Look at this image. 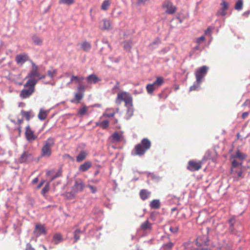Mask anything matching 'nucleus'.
<instances>
[{"instance_id": "1", "label": "nucleus", "mask_w": 250, "mask_h": 250, "mask_svg": "<svg viewBox=\"0 0 250 250\" xmlns=\"http://www.w3.org/2000/svg\"><path fill=\"white\" fill-rule=\"evenodd\" d=\"M151 142L147 138H144L140 143L136 145L132 152L133 155L142 156L151 146Z\"/></svg>"}, {"instance_id": "2", "label": "nucleus", "mask_w": 250, "mask_h": 250, "mask_svg": "<svg viewBox=\"0 0 250 250\" xmlns=\"http://www.w3.org/2000/svg\"><path fill=\"white\" fill-rule=\"evenodd\" d=\"M36 82L33 80H28L24 84V87L20 92V96L21 99L29 98L34 92Z\"/></svg>"}, {"instance_id": "3", "label": "nucleus", "mask_w": 250, "mask_h": 250, "mask_svg": "<svg viewBox=\"0 0 250 250\" xmlns=\"http://www.w3.org/2000/svg\"><path fill=\"white\" fill-rule=\"evenodd\" d=\"M54 145L55 139L52 137H49L45 141L41 149V157L49 158L52 154V148Z\"/></svg>"}, {"instance_id": "4", "label": "nucleus", "mask_w": 250, "mask_h": 250, "mask_svg": "<svg viewBox=\"0 0 250 250\" xmlns=\"http://www.w3.org/2000/svg\"><path fill=\"white\" fill-rule=\"evenodd\" d=\"M122 101L125 103V105L127 106V104H131L133 102L132 98L130 94L126 92H122L119 93L117 94V97L115 100V103L117 104H121Z\"/></svg>"}, {"instance_id": "5", "label": "nucleus", "mask_w": 250, "mask_h": 250, "mask_svg": "<svg viewBox=\"0 0 250 250\" xmlns=\"http://www.w3.org/2000/svg\"><path fill=\"white\" fill-rule=\"evenodd\" d=\"M164 82V78L162 77H158L156 80L152 83L147 84L146 89L149 94H152L154 90L161 86Z\"/></svg>"}, {"instance_id": "6", "label": "nucleus", "mask_w": 250, "mask_h": 250, "mask_svg": "<svg viewBox=\"0 0 250 250\" xmlns=\"http://www.w3.org/2000/svg\"><path fill=\"white\" fill-rule=\"evenodd\" d=\"M206 159H208V158H206L205 156L201 161L198 162L194 160H190L188 162L187 169L192 172L199 170L201 168L203 162Z\"/></svg>"}, {"instance_id": "7", "label": "nucleus", "mask_w": 250, "mask_h": 250, "mask_svg": "<svg viewBox=\"0 0 250 250\" xmlns=\"http://www.w3.org/2000/svg\"><path fill=\"white\" fill-rule=\"evenodd\" d=\"M84 187V184L81 179L78 178L76 179L74 185L72 187L71 193L73 196H74L76 193L82 192Z\"/></svg>"}, {"instance_id": "8", "label": "nucleus", "mask_w": 250, "mask_h": 250, "mask_svg": "<svg viewBox=\"0 0 250 250\" xmlns=\"http://www.w3.org/2000/svg\"><path fill=\"white\" fill-rule=\"evenodd\" d=\"M208 69V67L206 65H203L196 70L195 75L198 83H201L202 79L206 75Z\"/></svg>"}, {"instance_id": "9", "label": "nucleus", "mask_w": 250, "mask_h": 250, "mask_svg": "<svg viewBox=\"0 0 250 250\" xmlns=\"http://www.w3.org/2000/svg\"><path fill=\"white\" fill-rule=\"evenodd\" d=\"M32 69L26 77V79L28 80H33L36 82V84L38 82V80L35 79V77H40V73L38 71V67L34 62H32Z\"/></svg>"}, {"instance_id": "10", "label": "nucleus", "mask_w": 250, "mask_h": 250, "mask_svg": "<svg viewBox=\"0 0 250 250\" xmlns=\"http://www.w3.org/2000/svg\"><path fill=\"white\" fill-rule=\"evenodd\" d=\"M25 136L27 141L29 143L33 142L38 138L29 125L25 127Z\"/></svg>"}, {"instance_id": "11", "label": "nucleus", "mask_w": 250, "mask_h": 250, "mask_svg": "<svg viewBox=\"0 0 250 250\" xmlns=\"http://www.w3.org/2000/svg\"><path fill=\"white\" fill-rule=\"evenodd\" d=\"M33 160L32 154L28 152L24 151L19 159V162L20 163H28Z\"/></svg>"}, {"instance_id": "12", "label": "nucleus", "mask_w": 250, "mask_h": 250, "mask_svg": "<svg viewBox=\"0 0 250 250\" xmlns=\"http://www.w3.org/2000/svg\"><path fill=\"white\" fill-rule=\"evenodd\" d=\"M46 233L44 225L41 224L36 225L34 233L37 237H39L42 234L46 235Z\"/></svg>"}, {"instance_id": "13", "label": "nucleus", "mask_w": 250, "mask_h": 250, "mask_svg": "<svg viewBox=\"0 0 250 250\" xmlns=\"http://www.w3.org/2000/svg\"><path fill=\"white\" fill-rule=\"evenodd\" d=\"M29 60V56L27 54H20L16 56L15 61L19 65H22L26 62Z\"/></svg>"}, {"instance_id": "14", "label": "nucleus", "mask_w": 250, "mask_h": 250, "mask_svg": "<svg viewBox=\"0 0 250 250\" xmlns=\"http://www.w3.org/2000/svg\"><path fill=\"white\" fill-rule=\"evenodd\" d=\"M164 8H167L166 12L169 14H173L175 13L176 11V8L173 6L171 2L167 1L165 2L163 5Z\"/></svg>"}, {"instance_id": "15", "label": "nucleus", "mask_w": 250, "mask_h": 250, "mask_svg": "<svg viewBox=\"0 0 250 250\" xmlns=\"http://www.w3.org/2000/svg\"><path fill=\"white\" fill-rule=\"evenodd\" d=\"M100 26L102 30H109L112 29L111 23L109 20L103 19L100 22Z\"/></svg>"}, {"instance_id": "16", "label": "nucleus", "mask_w": 250, "mask_h": 250, "mask_svg": "<svg viewBox=\"0 0 250 250\" xmlns=\"http://www.w3.org/2000/svg\"><path fill=\"white\" fill-rule=\"evenodd\" d=\"M222 6L221 9L217 12V15L224 16L226 15V10L229 8L228 3L225 0H223L220 4Z\"/></svg>"}, {"instance_id": "17", "label": "nucleus", "mask_w": 250, "mask_h": 250, "mask_svg": "<svg viewBox=\"0 0 250 250\" xmlns=\"http://www.w3.org/2000/svg\"><path fill=\"white\" fill-rule=\"evenodd\" d=\"M92 167V163L89 161H85L83 164L81 165L79 167V171L84 172L87 171Z\"/></svg>"}, {"instance_id": "18", "label": "nucleus", "mask_w": 250, "mask_h": 250, "mask_svg": "<svg viewBox=\"0 0 250 250\" xmlns=\"http://www.w3.org/2000/svg\"><path fill=\"white\" fill-rule=\"evenodd\" d=\"M87 82L88 83H97L101 81V79L95 74H91L86 78Z\"/></svg>"}, {"instance_id": "19", "label": "nucleus", "mask_w": 250, "mask_h": 250, "mask_svg": "<svg viewBox=\"0 0 250 250\" xmlns=\"http://www.w3.org/2000/svg\"><path fill=\"white\" fill-rule=\"evenodd\" d=\"M33 43L36 45H42L43 42L42 39L37 35L34 34L31 37Z\"/></svg>"}, {"instance_id": "20", "label": "nucleus", "mask_w": 250, "mask_h": 250, "mask_svg": "<svg viewBox=\"0 0 250 250\" xmlns=\"http://www.w3.org/2000/svg\"><path fill=\"white\" fill-rule=\"evenodd\" d=\"M87 155V152L85 150H81L76 157L77 162L80 163L84 160Z\"/></svg>"}, {"instance_id": "21", "label": "nucleus", "mask_w": 250, "mask_h": 250, "mask_svg": "<svg viewBox=\"0 0 250 250\" xmlns=\"http://www.w3.org/2000/svg\"><path fill=\"white\" fill-rule=\"evenodd\" d=\"M152 225L148 220H146L141 224L140 229L143 231L150 230L152 229Z\"/></svg>"}, {"instance_id": "22", "label": "nucleus", "mask_w": 250, "mask_h": 250, "mask_svg": "<svg viewBox=\"0 0 250 250\" xmlns=\"http://www.w3.org/2000/svg\"><path fill=\"white\" fill-rule=\"evenodd\" d=\"M150 194L151 193L150 191H148L146 189H143L140 190L139 195L141 199L142 200L144 201L149 198V197L150 195Z\"/></svg>"}, {"instance_id": "23", "label": "nucleus", "mask_w": 250, "mask_h": 250, "mask_svg": "<svg viewBox=\"0 0 250 250\" xmlns=\"http://www.w3.org/2000/svg\"><path fill=\"white\" fill-rule=\"evenodd\" d=\"M21 114L22 117H24L28 121L34 116V114L32 111H25L22 110L21 112Z\"/></svg>"}, {"instance_id": "24", "label": "nucleus", "mask_w": 250, "mask_h": 250, "mask_svg": "<svg viewBox=\"0 0 250 250\" xmlns=\"http://www.w3.org/2000/svg\"><path fill=\"white\" fill-rule=\"evenodd\" d=\"M48 112V110H45L41 108L38 115V118L41 121L44 120L46 118Z\"/></svg>"}, {"instance_id": "25", "label": "nucleus", "mask_w": 250, "mask_h": 250, "mask_svg": "<svg viewBox=\"0 0 250 250\" xmlns=\"http://www.w3.org/2000/svg\"><path fill=\"white\" fill-rule=\"evenodd\" d=\"M160 205L161 203L159 199L153 200L149 204L150 208L153 209H159Z\"/></svg>"}, {"instance_id": "26", "label": "nucleus", "mask_w": 250, "mask_h": 250, "mask_svg": "<svg viewBox=\"0 0 250 250\" xmlns=\"http://www.w3.org/2000/svg\"><path fill=\"white\" fill-rule=\"evenodd\" d=\"M126 106L127 108L126 115L127 116V119H129L133 115L134 109L133 107V102H132V104H127V106Z\"/></svg>"}, {"instance_id": "27", "label": "nucleus", "mask_w": 250, "mask_h": 250, "mask_svg": "<svg viewBox=\"0 0 250 250\" xmlns=\"http://www.w3.org/2000/svg\"><path fill=\"white\" fill-rule=\"evenodd\" d=\"M122 138V134L118 132H115L112 135V138L113 142H120Z\"/></svg>"}, {"instance_id": "28", "label": "nucleus", "mask_w": 250, "mask_h": 250, "mask_svg": "<svg viewBox=\"0 0 250 250\" xmlns=\"http://www.w3.org/2000/svg\"><path fill=\"white\" fill-rule=\"evenodd\" d=\"M84 231L81 230L80 229H76L74 232V238L75 239L74 243L76 242L77 241H78L80 238V235L82 233H83Z\"/></svg>"}, {"instance_id": "29", "label": "nucleus", "mask_w": 250, "mask_h": 250, "mask_svg": "<svg viewBox=\"0 0 250 250\" xmlns=\"http://www.w3.org/2000/svg\"><path fill=\"white\" fill-rule=\"evenodd\" d=\"M81 48L83 51L88 52L90 50L91 45L89 42L84 41L81 43Z\"/></svg>"}, {"instance_id": "30", "label": "nucleus", "mask_w": 250, "mask_h": 250, "mask_svg": "<svg viewBox=\"0 0 250 250\" xmlns=\"http://www.w3.org/2000/svg\"><path fill=\"white\" fill-rule=\"evenodd\" d=\"M233 170V167H231V173L233 174H236L238 177H241L242 175V168L235 167Z\"/></svg>"}, {"instance_id": "31", "label": "nucleus", "mask_w": 250, "mask_h": 250, "mask_svg": "<svg viewBox=\"0 0 250 250\" xmlns=\"http://www.w3.org/2000/svg\"><path fill=\"white\" fill-rule=\"evenodd\" d=\"M53 239L54 241V243L55 244H58L62 241V236L60 233H56L53 235Z\"/></svg>"}, {"instance_id": "32", "label": "nucleus", "mask_w": 250, "mask_h": 250, "mask_svg": "<svg viewBox=\"0 0 250 250\" xmlns=\"http://www.w3.org/2000/svg\"><path fill=\"white\" fill-rule=\"evenodd\" d=\"M231 167H233V170L235 167H238V168H241L242 167V163L237 161L236 160H233L231 163Z\"/></svg>"}, {"instance_id": "33", "label": "nucleus", "mask_w": 250, "mask_h": 250, "mask_svg": "<svg viewBox=\"0 0 250 250\" xmlns=\"http://www.w3.org/2000/svg\"><path fill=\"white\" fill-rule=\"evenodd\" d=\"M243 5V0H238L235 5V9L238 11H240L242 9Z\"/></svg>"}, {"instance_id": "34", "label": "nucleus", "mask_w": 250, "mask_h": 250, "mask_svg": "<svg viewBox=\"0 0 250 250\" xmlns=\"http://www.w3.org/2000/svg\"><path fill=\"white\" fill-rule=\"evenodd\" d=\"M62 175V171L61 169H59L58 171L54 175L51 176L50 182L53 181L58 177H61Z\"/></svg>"}, {"instance_id": "35", "label": "nucleus", "mask_w": 250, "mask_h": 250, "mask_svg": "<svg viewBox=\"0 0 250 250\" xmlns=\"http://www.w3.org/2000/svg\"><path fill=\"white\" fill-rule=\"evenodd\" d=\"M174 246V244L171 242L163 244V249L164 250H170Z\"/></svg>"}, {"instance_id": "36", "label": "nucleus", "mask_w": 250, "mask_h": 250, "mask_svg": "<svg viewBox=\"0 0 250 250\" xmlns=\"http://www.w3.org/2000/svg\"><path fill=\"white\" fill-rule=\"evenodd\" d=\"M110 5V1L109 0H105L103 1L102 6L101 8L103 10H106L109 6Z\"/></svg>"}, {"instance_id": "37", "label": "nucleus", "mask_w": 250, "mask_h": 250, "mask_svg": "<svg viewBox=\"0 0 250 250\" xmlns=\"http://www.w3.org/2000/svg\"><path fill=\"white\" fill-rule=\"evenodd\" d=\"M49 188H50L49 183H48L45 185V186L42 189V190L41 191V194L43 196H44L45 195L46 193L49 191Z\"/></svg>"}, {"instance_id": "38", "label": "nucleus", "mask_w": 250, "mask_h": 250, "mask_svg": "<svg viewBox=\"0 0 250 250\" xmlns=\"http://www.w3.org/2000/svg\"><path fill=\"white\" fill-rule=\"evenodd\" d=\"M57 71L56 69L51 68L47 71V75L51 79H53L54 76L56 75Z\"/></svg>"}, {"instance_id": "39", "label": "nucleus", "mask_w": 250, "mask_h": 250, "mask_svg": "<svg viewBox=\"0 0 250 250\" xmlns=\"http://www.w3.org/2000/svg\"><path fill=\"white\" fill-rule=\"evenodd\" d=\"M87 110V107L86 106L80 108L78 110V114L81 116H82L86 114Z\"/></svg>"}, {"instance_id": "40", "label": "nucleus", "mask_w": 250, "mask_h": 250, "mask_svg": "<svg viewBox=\"0 0 250 250\" xmlns=\"http://www.w3.org/2000/svg\"><path fill=\"white\" fill-rule=\"evenodd\" d=\"M201 83H198L197 82V80L196 81V82L194 83L193 85L191 86L189 88V91H193V90H196L198 89V88L200 87V84Z\"/></svg>"}, {"instance_id": "41", "label": "nucleus", "mask_w": 250, "mask_h": 250, "mask_svg": "<svg viewBox=\"0 0 250 250\" xmlns=\"http://www.w3.org/2000/svg\"><path fill=\"white\" fill-rule=\"evenodd\" d=\"M109 126V121L108 120H104L100 122V127L103 129H106Z\"/></svg>"}, {"instance_id": "42", "label": "nucleus", "mask_w": 250, "mask_h": 250, "mask_svg": "<svg viewBox=\"0 0 250 250\" xmlns=\"http://www.w3.org/2000/svg\"><path fill=\"white\" fill-rule=\"evenodd\" d=\"M74 2V0H60V4H64L66 5H71Z\"/></svg>"}, {"instance_id": "43", "label": "nucleus", "mask_w": 250, "mask_h": 250, "mask_svg": "<svg viewBox=\"0 0 250 250\" xmlns=\"http://www.w3.org/2000/svg\"><path fill=\"white\" fill-rule=\"evenodd\" d=\"M236 157L243 160L245 158V156L244 154H242L240 151L238 150L236 152Z\"/></svg>"}, {"instance_id": "44", "label": "nucleus", "mask_w": 250, "mask_h": 250, "mask_svg": "<svg viewBox=\"0 0 250 250\" xmlns=\"http://www.w3.org/2000/svg\"><path fill=\"white\" fill-rule=\"evenodd\" d=\"M179 227L178 226H176L175 227H170L169 228V230L173 233H177L179 230Z\"/></svg>"}, {"instance_id": "45", "label": "nucleus", "mask_w": 250, "mask_h": 250, "mask_svg": "<svg viewBox=\"0 0 250 250\" xmlns=\"http://www.w3.org/2000/svg\"><path fill=\"white\" fill-rule=\"evenodd\" d=\"M75 82L77 83V82L80 81V79L79 77L76 76H72L70 79V81L69 82L68 84L72 83L73 82Z\"/></svg>"}, {"instance_id": "46", "label": "nucleus", "mask_w": 250, "mask_h": 250, "mask_svg": "<svg viewBox=\"0 0 250 250\" xmlns=\"http://www.w3.org/2000/svg\"><path fill=\"white\" fill-rule=\"evenodd\" d=\"M86 187L90 188L91 193H95L97 192V188L95 186L90 185H88L86 186Z\"/></svg>"}, {"instance_id": "47", "label": "nucleus", "mask_w": 250, "mask_h": 250, "mask_svg": "<svg viewBox=\"0 0 250 250\" xmlns=\"http://www.w3.org/2000/svg\"><path fill=\"white\" fill-rule=\"evenodd\" d=\"M83 96V94L81 93H77L75 94V97L77 100L80 101L82 99Z\"/></svg>"}, {"instance_id": "48", "label": "nucleus", "mask_w": 250, "mask_h": 250, "mask_svg": "<svg viewBox=\"0 0 250 250\" xmlns=\"http://www.w3.org/2000/svg\"><path fill=\"white\" fill-rule=\"evenodd\" d=\"M102 42L103 43L107 44V47L109 49V50L111 51L112 48H111L110 45L109 44V43L108 42V41L107 40V39H103Z\"/></svg>"}, {"instance_id": "49", "label": "nucleus", "mask_w": 250, "mask_h": 250, "mask_svg": "<svg viewBox=\"0 0 250 250\" xmlns=\"http://www.w3.org/2000/svg\"><path fill=\"white\" fill-rule=\"evenodd\" d=\"M120 83L118 81H116V84L115 85L112 89V91L113 93L115 92V90H119L120 89L119 87Z\"/></svg>"}, {"instance_id": "50", "label": "nucleus", "mask_w": 250, "mask_h": 250, "mask_svg": "<svg viewBox=\"0 0 250 250\" xmlns=\"http://www.w3.org/2000/svg\"><path fill=\"white\" fill-rule=\"evenodd\" d=\"M131 48V44L129 42H125L124 44V48L125 50H129Z\"/></svg>"}, {"instance_id": "51", "label": "nucleus", "mask_w": 250, "mask_h": 250, "mask_svg": "<svg viewBox=\"0 0 250 250\" xmlns=\"http://www.w3.org/2000/svg\"><path fill=\"white\" fill-rule=\"evenodd\" d=\"M143 92V88H140L139 89H135L133 91V93L135 95L142 93Z\"/></svg>"}, {"instance_id": "52", "label": "nucleus", "mask_w": 250, "mask_h": 250, "mask_svg": "<svg viewBox=\"0 0 250 250\" xmlns=\"http://www.w3.org/2000/svg\"><path fill=\"white\" fill-rule=\"evenodd\" d=\"M85 87L84 85H83L80 84L78 86V90L79 91L83 92L85 90Z\"/></svg>"}, {"instance_id": "53", "label": "nucleus", "mask_w": 250, "mask_h": 250, "mask_svg": "<svg viewBox=\"0 0 250 250\" xmlns=\"http://www.w3.org/2000/svg\"><path fill=\"white\" fill-rule=\"evenodd\" d=\"M160 42V39H156L153 42H152L150 45H157Z\"/></svg>"}, {"instance_id": "54", "label": "nucleus", "mask_w": 250, "mask_h": 250, "mask_svg": "<svg viewBox=\"0 0 250 250\" xmlns=\"http://www.w3.org/2000/svg\"><path fill=\"white\" fill-rule=\"evenodd\" d=\"M114 115H115V112L106 113V114H104V115L105 116H106V117H108V118L112 117L114 116Z\"/></svg>"}, {"instance_id": "55", "label": "nucleus", "mask_w": 250, "mask_h": 250, "mask_svg": "<svg viewBox=\"0 0 250 250\" xmlns=\"http://www.w3.org/2000/svg\"><path fill=\"white\" fill-rule=\"evenodd\" d=\"M26 250H35L30 244H27L26 247Z\"/></svg>"}, {"instance_id": "56", "label": "nucleus", "mask_w": 250, "mask_h": 250, "mask_svg": "<svg viewBox=\"0 0 250 250\" xmlns=\"http://www.w3.org/2000/svg\"><path fill=\"white\" fill-rule=\"evenodd\" d=\"M243 106H250V100H247L243 104Z\"/></svg>"}, {"instance_id": "57", "label": "nucleus", "mask_w": 250, "mask_h": 250, "mask_svg": "<svg viewBox=\"0 0 250 250\" xmlns=\"http://www.w3.org/2000/svg\"><path fill=\"white\" fill-rule=\"evenodd\" d=\"M249 112H245L242 114V118L244 119L249 115Z\"/></svg>"}, {"instance_id": "58", "label": "nucleus", "mask_w": 250, "mask_h": 250, "mask_svg": "<svg viewBox=\"0 0 250 250\" xmlns=\"http://www.w3.org/2000/svg\"><path fill=\"white\" fill-rule=\"evenodd\" d=\"M211 28L210 27H208V29L205 31V34L206 35H210Z\"/></svg>"}, {"instance_id": "59", "label": "nucleus", "mask_w": 250, "mask_h": 250, "mask_svg": "<svg viewBox=\"0 0 250 250\" xmlns=\"http://www.w3.org/2000/svg\"><path fill=\"white\" fill-rule=\"evenodd\" d=\"M204 40H205V37H204V36H202L198 38L197 42L199 43L200 41H203Z\"/></svg>"}, {"instance_id": "60", "label": "nucleus", "mask_w": 250, "mask_h": 250, "mask_svg": "<svg viewBox=\"0 0 250 250\" xmlns=\"http://www.w3.org/2000/svg\"><path fill=\"white\" fill-rule=\"evenodd\" d=\"M43 183H44V181H42V182H41V183H40L38 185V186H37V188H38V189L40 188L42 186V185H43Z\"/></svg>"}, {"instance_id": "61", "label": "nucleus", "mask_w": 250, "mask_h": 250, "mask_svg": "<svg viewBox=\"0 0 250 250\" xmlns=\"http://www.w3.org/2000/svg\"><path fill=\"white\" fill-rule=\"evenodd\" d=\"M38 181H39V179H38V178L37 177V178H34V179L32 180V183H33V184H35L37 183L38 182Z\"/></svg>"}, {"instance_id": "62", "label": "nucleus", "mask_w": 250, "mask_h": 250, "mask_svg": "<svg viewBox=\"0 0 250 250\" xmlns=\"http://www.w3.org/2000/svg\"><path fill=\"white\" fill-rule=\"evenodd\" d=\"M146 1V0H138L137 3L138 4L144 3Z\"/></svg>"}, {"instance_id": "63", "label": "nucleus", "mask_w": 250, "mask_h": 250, "mask_svg": "<svg viewBox=\"0 0 250 250\" xmlns=\"http://www.w3.org/2000/svg\"><path fill=\"white\" fill-rule=\"evenodd\" d=\"M250 13V11H247L246 12H245L243 13V15L246 17H248Z\"/></svg>"}, {"instance_id": "64", "label": "nucleus", "mask_w": 250, "mask_h": 250, "mask_svg": "<svg viewBox=\"0 0 250 250\" xmlns=\"http://www.w3.org/2000/svg\"><path fill=\"white\" fill-rule=\"evenodd\" d=\"M38 77V78L37 80H38V81L39 80H41V79H43L45 78V75H41L40 74V77Z\"/></svg>"}]
</instances>
